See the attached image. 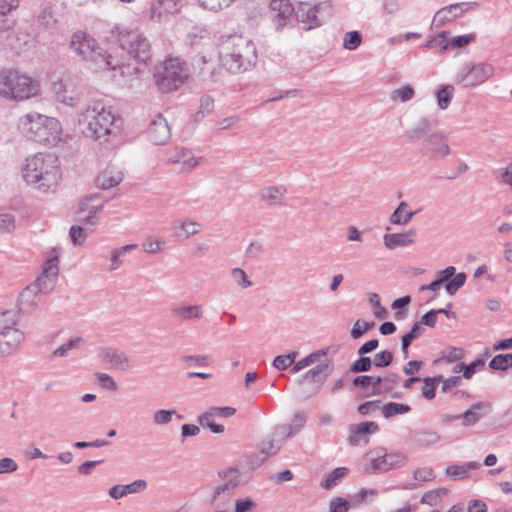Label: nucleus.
<instances>
[{"mask_svg":"<svg viewBox=\"0 0 512 512\" xmlns=\"http://www.w3.org/2000/svg\"><path fill=\"white\" fill-rule=\"evenodd\" d=\"M218 57L221 66L228 72H245L256 63V46L252 40L242 35H223L218 44Z\"/></svg>","mask_w":512,"mask_h":512,"instance_id":"obj_1","label":"nucleus"},{"mask_svg":"<svg viewBox=\"0 0 512 512\" xmlns=\"http://www.w3.org/2000/svg\"><path fill=\"white\" fill-rule=\"evenodd\" d=\"M22 177L33 188L43 192L55 191L61 179L60 163L52 153H37L25 159Z\"/></svg>","mask_w":512,"mask_h":512,"instance_id":"obj_2","label":"nucleus"},{"mask_svg":"<svg viewBox=\"0 0 512 512\" xmlns=\"http://www.w3.org/2000/svg\"><path fill=\"white\" fill-rule=\"evenodd\" d=\"M17 127L24 137L43 145H56L61 140L62 125L55 117L29 112L19 118Z\"/></svg>","mask_w":512,"mask_h":512,"instance_id":"obj_3","label":"nucleus"},{"mask_svg":"<svg viewBox=\"0 0 512 512\" xmlns=\"http://www.w3.org/2000/svg\"><path fill=\"white\" fill-rule=\"evenodd\" d=\"M40 85L28 74L12 68L0 71V96L12 101H25L37 96Z\"/></svg>","mask_w":512,"mask_h":512,"instance_id":"obj_4","label":"nucleus"},{"mask_svg":"<svg viewBox=\"0 0 512 512\" xmlns=\"http://www.w3.org/2000/svg\"><path fill=\"white\" fill-rule=\"evenodd\" d=\"M114 122L115 115L112 109L105 107L101 102L88 106L80 119V124L84 126V135L101 144L107 142L108 136L113 133Z\"/></svg>","mask_w":512,"mask_h":512,"instance_id":"obj_5","label":"nucleus"},{"mask_svg":"<svg viewBox=\"0 0 512 512\" xmlns=\"http://www.w3.org/2000/svg\"><path fill=\"white\" fill-rule=\"evenodd\" d=\"M70 46L82 59L91 61L95 69H108L111 66V57L100 48L94 38L84 32H75Z\"/></svg>","mask_w":512,"mask_h":512,"instance_id":"obj_6","label":"nucleus"},{"mask_svg":"<svg viewBox=\"0 0 512 512\" xmlns=\"http://www.w3.org/2000/svg\"><path fill=\"white\" fill-rule=\"evenodd\" d=\"M113 34L123 50L138 62L146 63L151 58V45L148 39L136 30L116 27Z\"/></svg>","mask_w":512,"mask_h":512,"instance_id":"obj_7","label":"nucleus"},{"mask_svg":"<svg viewBox=\"0 0 512 512\" xmlns=\"http://www.w3.org/2000/svg\"><path fill=\"white\" fill-rule=\"evenodd\" d=\"M187 77L186 67L177 58L166 59L162 67L154 74L156 85L164 93L177 90Z\"/></svg>","mask_w":512,"mask_h":512,"instance_id":"obj_8","label":"nucleus"},{"mask_svg":"<svg viewBox=\"0 0 512 512\" xmlns=\"http://www.w3.org/2000/svg\"><path fill=\"white\" fill-rule=\"evenodd\" d=\"M494 66L487 62L464 63L456 76V83L463 87H472L484 83L494 75Z\"/></svg>","mask_w":512,"mask_h":512,"instance_id":"obj_9","label":"nucleus"},{"mask_svg":"<svg viewBox=\"0 0 512 512\" xmlns=\"http://www.w3.org/2000/svg\"><path fill=\"white\" fill-rule=\"evenodd\" d=\"M59 256L60 253L56 248L51 249L41 275L33 282L42 294L50 293L56 285L59 274Z\"/></svg>","mask_w":512,"mask_h":512,"instance_id":"obj_10","label":"nucleus"},{"mask_svg":"<svg viewBox=\"0 0 512 512\" xmlns=\"http://www.w3.org/2000/svg\"><path fill=\"white\" fill-rule=\"evenodd\" d=\"M26 336L20 328L0 332V356L6 357L17 353L24 345Z\"/></svg>","mask_w":512,"mask_h":512,"instance_id":"obj_11","label":"nucleus"},{"mask_svg":"<svg viewBox=\"0 0 512 512\" xmlns=\"http://www.w3.org/2000/svg\"><path fill=\"white\" fill-rule=\"evenodd\" d=\"M326 6L324 4H317L310 6L307 3H301L295 10L296 18L299 22L307 25V30L319 27L325 21L322 14Z\"/></svg>","mask_w":512,"mask_h":512,"instance_id":"obj_12","label":"nucleus"},{"mask_svg":"<svg viewBox=\"0 0 512 512\" xmlns=\"http://www.w3.org/2000/svg\"><path fill=\"white\" fill-rule=\"evenodd\" d=\"M167 161L171 164L181 166L183 172H191L204 162L203 157H196L192 150L188 148H175L167 155Z\"/></svg>","mask_w":512,"mask_h":512,"instance_id":"obj_13","label":"nucleus"},{"mask_svg":"<svg viewBox=\"0 0 512 512\" xmlns=\"http://www.w3.org/2000/svg\"><path fill=\"white\" fill-rule=\"evenodd\" d=\"M236 413V409L229 406L224 407H210L207 411L198 416L199 424L209 429L211 432L219 434L224 432V426L221 424L210 423L211 418H229Z\"/></svg>","mask_w":512,"mask_h":512,"instance_id":"obj_14","label":"nucleus"},{"mask_svg":"<svg viewBox=\"0 0 512 512\" xmlns=\"http://www.w3.org/2000/svg\"><path fill=\"white\" fill-rule=\"evenodd\" d=\"M52 91L59 102L71 107L79 102L81 96L77 85L71 80L54 82L52 84Z\"/></svg>","mask_w":512,"mask_h":512,"instance_id":"obj_15","label":"nucleus"},{"mask_svg":"<svg viewBox=\"0 0 512 512\" xmlns=\"http://www.w3.org/2000/svg\"><path fill=\"white\" fill-rule=\"evenodd\" d=\"M421 153L431 159H443L450 154V147L441 132L428 135Z\"/></svg>","mask_w":512,"mask_h":512,"instance_id":"obj_16","label":"nucleus"},{"mask_svg":"<svg viewBox=\"0 0 512 512\" xmlns=\"http://www.w3.org/2000/svg\"><path fill=\"white\" fill-rule=\"evenodd\" d=\"M270 11L275 29L281 31L295 12V9L289 0H271Z\"/></svg>","mask_w":512,"mask_h":512,"instance_id":"obj_17","label":"nucleus"},{"mask_svg":"<svg viewBox=\"0 0 512 512\" xmlns=\"http://www.w3.org/2000/svg\"><path fill=\"white\" fill-rule=\"evenodd\" d=\"M406 462L407 457L401 452L385 453L372 459L371 469L375 473H383L401 467Z\"/></svg>","mask_w":512,"mask_h":512,"instance_id":"obj_18","label":"nucleus"},{"mask_svg":"<svg viewBox=\"0 0 512 512\" xmlns=\"http://www.w3.org/2000/svg\"><path fill=\"white\" fill-rule=\"evenodd\" d=\"M148 138L156 145H164L171 138V130L167 120L162 115H157L149 125Z\"/></svg>","mask_w":512,"mask_h":512,"instance_id":"obj_19","label":"nucleus"},{"mask_svg":"<svg viewBox=\"0 0 512 512\" xmlns=\"http://www.w3.org/2000/svg\"><path fill=\"white\" fill-rule=\"evenodd\" d=\"M181 8V0H155L150 8L151 18L163 21L168 16L179 13Z\"/></svg>","mask_w":512,"mask_h":512,"instance_id":"obj_20","label":"nucleus"},{"mask_svg":"<svg viewBox=\"0 0 512 512\" xmlns=\"http://www.w3.org/2000/svg\"><path fill=\"white\" fill-rule=\"evenodd\" d=\"M102 360L110 365V368L127 371L132 368L131 361L125 352L116 348H105L100 352Z\"/></svg>","mask_w":512,"mask_h":512,"instance_id":"obj_21","label":"nucleus"},{"mask_svg":"<svg viewBox=\"0 0 512 512\" xmlns=\"http://www.w3.org/2000/svg\"><path fill=\"white\" fill-rule=\"evenodd\" d=\"M198 77L206 83H216L222 80V70L208 60L206 56H201L197 61Z\"/></svg>","mask_w":512,"mask_h":512,"instance_id":"obj_22","label":"nucleus"},{"mask_svg":"<svg viewBox=\"0 0 512 512\" xmlns=\"http://www.w3.org/2000/svg\"><path fill=\"white\" fill-rule=\"evenodd\" d=\"M416 236V229H410L404 233H386L383 236V243L387 249L393 250L398 247H406L414 244Z\"/></svg>","mask_w":512,"mask_h":512,"instance_id":"obj_23","label":"nucleus"},{"mask_svg":"<svg viewBox=\"0 0 512 512\" xmlns=\"http://www.w3.org/2000/svg\"><path fill=\"white\" fill-rule=\"evenodd\" d=\"M492 410V405L490 402H478L472 407L460 414V419L462 420V425L464 427H469L475 425L482 417L488 414Z\"/></svg>","mask_w":512,"mask_h":512,"instance_id":"obj_24","label":"nucleus"},{"mask_svg":"<svg viewBox=\"0 0 512 512\" xmlns=\"http://www.w3.org/2000/svg\"><path fill=\"white\" fill-rule=\"evenodd\" d=\"M104 207V204L99 201L96 195L83 199L79 204L80 213H87L81 219L91 225H95V215L100 212Z\"/></svg>","mask_w":512,"mask_h":512,"instance_id":"obj_25","label":"nucleus"},{"mask_svg":"<svg viewBox=\"0 0 512 512\" xmlns=\"http://www.w3.org/2000/svg\"><path fill=\"white\" fill-rule=\"evenodd\" d=\"M147 488V482L142 479L133 481L132 483L125 485H114L112 486L108 494L111 498L118 500L129 494H136L144 491Z\"/></svg>","mask_w":512,"mask_h":512,"instance_id":"obj_26","label":"nucleus"},{"mask_svg":"<svg viewBox=\"0 0 512 512\" xmlns=\"http://www.w3.org/2000/svg\"><path fill=\"white\" fill-rule=\"evenodd\" d=\"M123 180V173L117 167L111 166L103 170L96 178V185L101 189H110Z\"/></svg>","mask_w":512,"mask_h":512,"instance_id":"obj_27","label":"nucleus"},{"mask_svg":"<svg viewBox=\"0 0 512 512\" xmlns=\"http://www.w3.org/2000/svg\"><path fill=\"white\" fill-rule=\"evenodd\" d=\"M171 313L175 319L184 322L201 319L204 311L202 305H185L174 307Z\"/></svg>","mask_w":512,"mask_h":512,"instance_id":"obj_28","label":"nucleus"},{"mask_svg":"<svg viewBox=\"0 0 512 512\" xmlns=\"http://www.w3.org/2000/svg\"><path fill=\"white\" fill-rule=\"evenodd\" d=\"M286 192L284 186H268L261 190L260 198L268 206L283 205Z\"/></svg>","mask_w":512,"mask_h":512,"instance_id":"obj_29","label":"nucleus"},{"mask_svg":"<svg viewBox=\"0 0 512 512\" xmlns=\"http://www.w3.org/2000/svg\"><path fill=\"white\" fill-rule=\"evenodd\" d=\"M39 294L42 293L38 290V288H36V285H34L33 283L25 287L20 293L18 299L20 309L22 311H29L33 309L39 301Z\"/></svg>","mask_w":512,"mask_h":512,"instance_id":"obj_30","label":"nucleus"},{"mask_svg":"<svg viewBox=\"0 0 512 512\" xmlns=\"http://www.w3.org/2000/svg\"><path fill=\"white\" fill-rule=\"evenodd\" d=\"M433 122L426 117H422L405 135L409 142H417L427 136L433 128Z\"/></svg>","mask_w":512,"mask_h":512,"instance_id":"obj_31","label":"nucleus"},{"mask_svg":"<svg viewBox=\"0 0 512 512\" xmlns=\"http://www.w3.org/2000/svg\"><path fill=\"white\" fill-rule=\"evenodd\" d=\"M378 430V424L373 421L353 424L349 427L350 435L348 441L352 446H357L359 444L358 434H373Z\"/></svg>","mask_w":512,"mask_h":512,"instance_id":"obj_32","label":"nucleus"},{"mask_svg":"<svg viewBox=\"0 0 512 512\" xmlns=\"http://www.w3.org/2000/svg\"><path fill=\"white\" fill-rule=\"evenodd\" d=\"M408 204L406 202H401L398 207L394 210V212L390 216V222L395 225H406L408 224L415 212L408 211Z\"/></svg>","mask_w":512,"mask_h":512,"instance_id":"obj_33","label":"nucleus"},{"mask_svg":"<svg viewBox=\"0 0 512 512\" xmlns=\"http://www.w3.org/2000/svg\"><path fill=\"white\" fill-rule=\"evenodd\" d=\"M481 466L479 462L470 461L465 465H450L446 469V474L453 479H463L467 477L469 470L478 469Z\"/></svg>","mask_w":512,"mask_h":512,"instance_id":"obj_34","label":"nucleus"},{"mask_svg":"<svg viewBox=\"0 0 512 512\" xmlns=\"http://www.w3.org/2000/svg\"><path fill=\"white\" fill-rule=\"evenodd\" d=\"M236 486L237 482L232 480L227 481L221 485H218L214 490L212 502H216L218 500L222 502L229 501Z\"/></svg>","mask_w":512,"mask_h":512,"instance_id":"obj_35","label":"nucleus"},{"mask_svg":"<svg viewBox=\"0 0 512 512\" xmlns=\"http://www.w3.org/2000/svg\"><path fill=\"white\" fill-rule=\"evenodd\" d=\"M454 94L452 85H443L436 92L437 104L441 110H445L451 103Z\"/></svg>","mask_w":512,"mask_h":512,"instance_id":"obj_36","label":"nucleus"},{"mask_svg":"<svg viewBox=\"0 0 512 512\" xmlns=\"http://www.w3.org/2000/svg\"><path fill=\"white\" fill-rule=\"evenodd\" d=\"M421 381L424 383V386L422 387L421 390L422 396L427 400L434 399L436 395V388L438 384L442 381V376L439 375L435 377H427L421 379Z\"/></svg>","mask_w":512,"mask_h":512,"instance_id":"obj_37","label":"nucleus"},{"mask_svg":"<svg viewBox=\"0 0 512 512\" xmlns=\"http://www.w3.org/2000/svg\"><path fill=\"white\" fill-rule=\"evenodd\" d=\"M348 473L345 467H339L331 471L322 481V487L331 489L336 486Z\"/></svg>","mask_w":512,"mask_h":512,"instance_id":"obj_38","label":"nucleus"},{"mask_svg":"<svg viewBox=\"0 0 512 512\" xmlns=\"http://www.w3.org/2000/svg\"><path fill=\"white\" fill-rule=\"evenodd\" d=\"M383 379L380 376H374V375H361L357 376L353 380V386L355 387H362L364 389H368L370 387L375 389H379L380 384L382 383Z\"/></svg>","mask_w":512,"mask_h":512,"instance_id":"obj_39","label":"nucleus"},{"mask_svg":"<svg viewBox=\"0 0 512 512\" xmlns=\"http://www.w3.org/2000/svg\"><path fill=\"white\" fill-rule=\"evenodd\" d=\"M329 374V364L321 363L316 367L310 369L308 372H306V374L304 375V379H310L315 382H322L328 377Z\"/></svg>","mask_w":512,"mask_h":512,"instance_id":"obj_40","label":"nucleus"},{"mask_svg":"<svg viewBox=\"0 0 512 512\" xmlns=\"http://www.w3.org/2000/svg\"><path fill=\"white\" fill-rule=\"evenodd\" d=\"M410 410L411 407L403 403L389 402L382 406V414L385 418L406 414Z\"/></svg>","mask_w":512,"mask_h":512,"instance_id":"obj_41","label":"nucleus"},{"mask_svg":"<svg viewBox=\"0 0 512 512\" xmlns=\"http://www.w3.org/2000/svg\"><path fill=\"white\" fill-rule=\"evenodd\" d=\"M19 317L13 311L0 313V332L17 328Z\"/></svg>","mask_w":512,"mask_h":512,"instance_id":"obj_42","label":"nucleus"},{"mask_svg":"<svg viewBox=\"0 0 512 512\" xmlns=\"http://www.w3.org/2000/svg\"><path fill=\"white\" fill-rule=\"evenodd\" d=\"M325 355H326V351L325 350H318V351H316L314 353H311L307 357H305V358L299 360L298 362H296L295 365L292 368V372L293 373L299 372L300 370H302V369H304V368L314 364L321 357H323Z\"/></svg>","mask_w":512,"mask_h":512,"instance_id":"obj_43","label":"nucleus"},{"mask_svg":"<svg viewBox=\"0 0 512 512\" xmlns=\"http://www.w3.org/2000/svg\"><path fill=\"white\" fill-rule=\"evenodd\" d=\"M448 494V489L446 488H438L435 490H431L426 492L422 498L421 503L428 504L430 506H436L439 501Z\"/></svg>","mask_w":512,"mask_h":512,"instance_id":"obj_44","label":"nucleus"},{"mask_svg":"<svg viewBox=\"0 0 512 512\" xmlns=\"http://www.w3.org/2000/svg\"><path fill=\"white\" fill-rule=\"evenodd\" d=\"M176 229L177 235L185 236L188 238L189 236L195 235L200 231V225L197 222L185 220L181 221Z\"/></svg>","mask_w":512,"mask_h":512,"instance_id":"obj_45","label":"nucleus"},{"mask_svg":"<svg viewBox=\"0 0 512 512\" xmlns=\"http://www.w3.org/2000/svg\"><path fill=\"white\" fill-rule=\"evenodd\" d=\"M491 369L507 370L512 366V354H498L489 363Z\"/></svg>","mask_w":512,"mask_h":512,"instance_id":"obj_46","label":"nucleus"},{"mask_svg":"<svg viewBox=\"0 0 512 512\" xmlns=\"http://www.w3.org/2000/svg\"><path fill=\"white\" fill-rule=\"evenodd\" d=\"M298 356V352L293 351L286 355H278L273 360V366L278 370H285L290 367Z\"/></svg>","mask_w":512,"mask_h":512,"instance_id":"obj_47","label":"nucleus"},{"mask_svg":"<svg viewBox=\"0 0 512 512\" xmlns=\"http://www.w3.org/2000/svg\"><path fill=\"white\" fill-rule=\"evenodd\" d=\"M466 274L460 272L455 274L445 285V290L449 295H454L466 282Z\"/></svg>","mask_w":512,"mask_h":512,"instance_id":"obj_48","label":"nucleus"},{"mask_svg":"<svg viewBox=\"0 0 512 512\" xmlns=\"http://www.w3.org/2000/svg\"><path fill=\"white\" fill-rule=\"evenodd\" d=\"M379 492L376 489L362 488L358 493L353 496L356 505L366 504L374 501Z\"/></svg>","mask_w":512,"mask_h":512,"instance_id":"obj_49","label":"nucleus"},{"mask_svg":"<svg viewBox=\"0 0 512 512\" xmlns=\"http://www.w3.org/2000/svg\"><path fill=\"white\" fill-rule=\"evenodd\" d=\"M458 12L450 13L449 9L443 7L439 9L433 18V24L437 27L443 26L444 24L453 21L457 18Z\"/></svg>","mask_w":512,"mask_h":512,"instance_id":"obj_50","label":"nucleus"},{"mask_svg":"<svg viewBox=\"0 0 512 512\" xmlns=\"http://www.w3.org/2000/svg\"><path fill=\"white\" fill-rule=\"evenodd\" d=\"M210 31L207 27H194L187 35L189 43L191 45H196L199 43V40L210 38Z\"/></svg>","mask_w":512,"mask_h":512,"instance_id":"obj_51","label":"nucleus"},{"mask_svg":"<svg viewBox=\"0 0 512 512\" xmlns=\"http://www.w3.org/2000/svg\"><path fill=\"white\" fill-rule=\"evenodd\" d=\"M174 415H177L175 410L160 409L153 413L152 419L155 425H166L172 421Z\"/></svg>","mask_w":512,"mask_h":512,"instance_id":"obj_52","label":"nucleus"},{"mask_svg":"<svg viewBox=\"0 0 512 512\" xmlns=\"http://www.w3.org/2000/svg\"><path fill=\"white\" fill-rule=\"evenodd\" d=\"M82 342L83 338L81 337L72 338L68 342L62 344L60 347L54 350L53 356L65 357L70 350L78 348Z\"/></svg>","mask_w":512,"mask_h":512,"instance_id":"obj_53","label":"nucleus"},{"mask_svg":"<svg viewBox=\"0 0 512 512\" xmlns=\"http://www.w3.org/2000/svg\"><path fill=\"white\" fill-rule=\"evenodd\" d=\"M440 436L436 431H422L417 436V442L421 446H430L437 443Z\"/></svg>","mask_w":512,"mask_h":512,"instance_id":"obj_54","label":"nucleus"},{"mask_svg":"<svg viewBox=\"0 0 512 512\" xmlns=\"http://www.w3.org/2000/svg\"><path fill=\"white\" fill-rule=\"evenodd\" d=\"M69 236L71 238L72 243L75 246H81L84 244L87 238L86 231L83 227L78 225H73L70 228Z\"/></svg>","mask_w":512,"mask_h":512,"instance_id":"obj_55","label":"nucleus"},{"mask_svg":"<svg viewBox=\"0 0 512 512\" xmlns=\"http://www.w3.org/2000/svg\"><path fill=\"white\" fill-rule=\"evenodd\" d=\"M361 34L358 31L347 32L344 36L343 46L347 50H355L361 44Z\"/></svg>","mask_w":512,"mask_h":512,"instance_id":"obj_56","label":"nucleus"},{"mask_svg":"<svg viewBox=\"0 0 512 512\" xmlns=\"http://www.w3.org/2000/svg\"><path fill=\"white\" fill-rule=\"evenodd\" d=\"M235 0H198L200 5L211 11H218L231 5Z\"/></svg>","mask_w":512,"mask_h":512,"instance_id":"obj_57","label":"nucleus"},{"mask_svg":"<svg viewBox=\"0 0 512 512\" xmlns=\"http://www.w3.org/2000/svg\"><path fill=\"white\" fill-rule=\"evenodd\" d=\"M415 95L414 89L410 85L403 86L393 91L391 98L393 100L400 99L402 102L411 100Z\"/></svg>","mask_w":512,"mask_h":512,"instance_id":"obj_58","label":"nucleus"},{"mask_svg":"<svg viewBox=\"0 0 512 512\" xmlns=\"http://www.w3.org/2000/svg\"><path fill=\"white\" fill-rule=\"evenodd\" d=\"M393 361V354L388 350H383L374 356L373 364L377 368L389 366Z\"/></svg>","mask_w":512,"mask_h":512,"instance_id":"obj_59","label":"nucleus"},{"mask_svg":"<svg viewBox=\"0 0 512 512\" xmlns=\"http://www.w3.org/2000/svg\"><path fill=\"white\" fill-rule=\"evenodd\" d=\"M373 326L374 322H362L361 320H357L351 330V337L353 339H359L365 332L372 329Z\"/></svg>","mask_w":512,"mask_h":512,"instance_id":"obj_60","label":"nucleus"},{"mask_svg":"<svg viewBox=\"0 0 512 512\" xmlns=\"http://www.w3.org/2000/svg\"><path fill=\"white\" fill-rule=\"evenodd\" d=\"M373 362L369 357L361 356L353 362L350 371L353 373L367 372L371 369Z\"/></svg>","mask_w":512,"mask_h":512,"instance_id":"obj_61","label":"nucleus"},{"mask_svg":"<svg viewBox=\"0 0 512 512\" xmlns=\"http://www.w3.org/2000/svg\"><path fill=\"white\" fill-rule=\"evenodd\" d=\"M214 107V100L208 95H204L200 99V107L196 114L197 119L204 118L206 114H209Z\"/></svg>","mask_w":512,"mask_h":512,"instance_id":"obj_62","label":"nucleus"},{"mask_svg":"<svg viewBox=\"0 0 512 512\" xmlns=\"http://www.w3.org/2000/svg\"><path fill=\"white\" fill-rule=\"evenodd\" d=\"M293 435H295V433L293 432L292 427H289L288 424L277 425L273 431V438L275 440L283 441Z\"/></svg>","mask_w":512,"mask_h":512,"instance_id":"obj_63","label":"nucleus"},{"mask_svg":"<svg viewBox=\"0 0 512 512\" xmlns=\"http://www.w3.org/2000/svg\"><path fill=\"white\" fill-rule=\"evenodd\" d=\"M349 502L343 498L337 497L331 500L329 512H348Z\"/></svg>","mask_w":512,"mask_h":512,"instance_id":"obj_64","label":"nucleus"}]
</instances>
